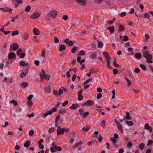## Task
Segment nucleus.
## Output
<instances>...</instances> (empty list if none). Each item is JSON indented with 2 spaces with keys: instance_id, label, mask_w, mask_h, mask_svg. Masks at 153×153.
<instances>
[{
  "instance_id": "f257e3e1",
  "label": "nucleus",
  "mask_w": 153,
  "mask_h": 153,
  "mask_svg": "<svg viewBox=\"0 0 153 153\" xmlns=\"http://www.w3.org/2000/svg\"><path fill=\"white\" fill-rule=\"evenodd\" d=\"M143 56L147 60H146L147 62L148 63H153V61L152 60L153 57L150 53H149L148 51H146L143 53Z\"/></svg>"
},
{
  "instance_id": "f03ea898",
  "label": "nucleus",
  "mask_w": 153,
  "mask_h": 153,
  "mask_svg": "<svg viewBox=\"0 0 153 153\" xmlns=\"http://www.w3.org/2000/svg\"><path fill=\"white\" fill-rule=\"evenodd\" d=\"M57 15V12L55 10L51 11L47 15V17L49 20H51V18L55 19Z\"/></svg>"
},
{
  "instance_id": "7ed1b4c3",
  "label": "nucleus",
  "mask_w": 153,
  "mask_h": 153,
  "mask_svg": "<svg viewBox=\"0 0 153 153\" xmlns=\"http://www.w3.org/2000/svg\"><path fill=\"white\" fill-rule=\"evenodd\" d=\"M19 45L16 43L11 44L10 45V49L11 51H15L19 48Z\"/></svg>"
},
{
  "instance_id": "20e7f679",
  "label": "nucleus",
  "mask_w": 153,
  "mask_h": 153,
  "mask_svg": "<svg viewBox=\"0 0 153 153\" xmlns=\"http://www.w3.org/2000/svg\"><path fill=\"white\" fill-rule=\"evenodd\" d=\"M41 12H35L30 16V18L33 19H38L39 17L41 14Z\"/></svg>"
},
{
  "instance_id": "39448f33",
  "label": "nucleus",
  "mask_w": 153,
  "mask_h": 153,
  "mask_svg": "<svg viewBox=\"0 0 153 153\" xmlns=\"http://www.w3.org/2000/svg\"><path fill=\"white\" fill-rule=\"evenodd\" d=\"M94 101L91 100H87L82 105L85 106H90L92 105L94 103Z\"/></svg>"
},
{
  "instance_id": "423d86ee",
  "label": "nucleus",
  "mask_w": 153,
  "mask_h": 153,
  "mask_svg": "<svg viewBox=\"0 0 153 153\" xmlns=\"http://www.w3.org/2000/svg\"><path fill=\"white\" fill-rule=\"evenodd\" d=\"M33 96H28L27 98V105L29 107H31L33 103L31 101V99L33 98Z\"/></svg>"
},
{
  "instance_id": "0eeeda50",
  "label": "nucleus",
  "mask_w": 153,
  "mask_h": 153,
  "mask_svg": "<svg viewBox=\"0 0 153 153\" xmlns=\"http://www.w3.org/2000/svg\"><path fill=\"white\" fill-rule=\"evenodd\" d=\"M64 41L66 44L69 45L70 46H72L75 42V41L74 40L70 41L68 38L64 40Z\"/></svg>"
},
{
  "instance_id": "6e6552de",
  "label": "nucleus",
  "mask_w": 153,
  "mask_h": 153,
  "mask_svg": "<svg viewBox=\"0 0 153 153\" xmlns=\"http://www.w3.org/2000/svg\"><path fill=\"white\" fill-rule=\"evenodd\" d=\"M57 135H62L64 132V130H63V128H61L60 126H58L56 130Z\"/></svg>"
},
{
  "instance_id": "1a4fd4ad",
  "label": "nucleus",
  "mask_w": 153,
  "mask_h": 153,
  "mask_svg": "<svg viewBox=\"0 0 153 153\" xmlns=\"http://www.w3.org/2000/svg\"><path fill=\"white\" fill-rule=\"evenodd\" d=\"M28 72V69L27 68L26 69H23L22 71L21 74L20 75L21 78H23L25 77L27 75Z\"/></svg>"
},
{
  "instance_id": "9d476101",
  "label": "nucleus",
  "mask_w": 153,
  "mask_h": 153,
  "mask_svg": "<svg viewBox=\"0 0 153 153\" xmlns=\"http://www.w3.org/2000/svg\"><path fill=\"white\" fill-rule=\"evenodd\" d=\"M12 1L16 8L18 7L19 3L21 4L22 2L21 0H12Z\"/></svg>"
},
{
  "instance_id": "9b49d317",
  "label": "nucleus",
  "mask_w": 153,
  "mask_h": 153,
  "mask_svg": "<svg viewBox=\"0 0 153 153\" xmlns=\"http://www.w3.org/2000/svg\"><path fill=\"white\" fill-rule=\"evenodd\" d=\"M16 58V55L15 53L11 52L8 54V59H15Z\"/></svg>"
},
{
  "instance_id": "f8f14e48",
  "label": "nucleus",
  "mask_w": 153,
  "mask_h": 153,
  "mask_svg": "<svg viewBox=\"0 0 153 153\" xmlns=\"http://www.w3.org/2000/svg\"><path fill=\"white\" fill-rule=\"evenodd\" d=\"M76 2L80 5L83 6L86 4V0H76Z\"/></svg>"
},
{
  "instance_id": "ddd939ff",
  "label": "nucleus",
  "mask_w": 153,
  "mask_h": 153,
  "mask_svg": "<svg viewBox=\"0 0 153 153\" xmlns=\"http://www.w3.org/2000/svg\"><path fill=\"white\" fill-rule=\"evenodd\" d=\"M44 91L46 93H50L51 91V88L50 85L44 87Z\"/></svg>"
},
{
  "instance_id": "4468645a",
  "label": "nucleus",
  "mask_w": 153,
  "mask_h": 153,
  "mask_svg": "<svg viewBox=\"0 0 153 153\" xmlns=\"http://www.w3.org/2000/svg\"><path fill=\"white\" fill-rule=\"evenodd\" d=\"M20 65L22 66H29V64L28 63L26 62L25 61H20L19 62Z\"/></svg>"
},
{
  "instance_id": "2eb2a0df",
  "label": "nucleus",
  "mask_w": 153,
  "mask_h": 153,
  "mask_svg": "<svg viewBox=\"0 0 153 153\" xmlns=\"http://www.w3.org/2000/svg\"><path fill=\"white\" fill-rule=\"evenodd\" d=\"M145 128L150 131H152L153 128L152 127L149 126V124L148 123H146L145 125Z\"/></svg>"
},
{
  "instance_id": "dca6fc26",
  "label": "nucleus",
  "mask_w": 153,
  "mask_h": 153,
  "mask_svg": "<svg viewBox=\"0 0 153 153\" xmlns=\"http://www.w3.org/2000/svg\"><path fill=\"white\" fill-rule=\"evenodd\" d=\"M114 26H112L111 27H108L107 28V30H108L109 31L110 33L112 34H113L114 31Z\"/></svg>"
},
{
  "instance_id": "f3484780",
  "label": "nucleus",
  "mask_w": 153,
  "mask_h": 153,
  "mask_svg": "<svg viewBox=\"0 0 153 153\" xmlns=\"http://www.w3.org/2000/svg\"><path fill=\"white\" fill-rule=\"evenodd\" d=\"M142 57V55L140 53H135L134 55V57L137 59H140Z\"/></svg>"
},
{
  "instance_id": "a211bd4d",
  "label": "nucleus",
  "mask_w": 153,
  "mask_h": 153,
  "mask_svg": "<svg viewBox=\"0 0 153 153\" xmlns=\"http://www.w3.org/2000/svg\"><path fill=\"white\" fill-rule=\"evenodd\" d=\"M79 105L77 103L73 104L71 106H70L69 108L70 109H73L74 110L76 109L77 107Z\"/></svg>"
},
{
  "instance_id": "6ab92c4d",
  "label": "nucleus",
  "mask_w": 153,
  "mask_h": 153,
  "mask_svg": "<svg viewBox=\"0 0 153 153\" xmlns=\"http://www.w3.org/2000/svg\"><path fill=\"white\" fill-rule=\"evenodd\" d=\"M45 75V71L43 69H42L41 71V73L40 74V76L41 78L42 79H44Z\"/></svg>"
},
{
  "instance_id": "aec40b11",
  "label": "nucleus",
  "mask_w": 153,
  "mask_h": 153,
  "mask_svg": "<svg viewBox=\"0 0 153 153\" xmlns=\"http://www.w3.org/2000/svg\"><path fill=\"white\" fill-rule=\"evenodd\" d=\"M113 64L114 66L116 68H119L120 66V65L117 63V59L115 58L114 59Z\"/></svg>"
},
{
  "instance_id": "412c9836",
  "label": "nucleus",
  "mask_w": 153,
  "mask_h": 153,
  "mask_svg": "<svg viewBox=\"0 0 153 153\" xmlns=\"http://www.w3.org/2000/svg\"><path fill=\"white\" fill-rule=\"evenodd\" d=\"M34 34L36 35H38L39 34V31L36 28H34L33 30Z\"/></svg>"
},
{
  "instance_id": "4be33fe9",
  "label": "nucleus",
  "mask_w": 153,
  "mask_h": 153,
  "mask_svg": "<svg viewBox=\"0 0 153 153\" xmlns=\"http://www.w3.org/2000/svg\"><path fill=\"white\" fill-rule=\"evenodd\" d=\"M66 110L65 108H62L59 111V113L60 114H64L66 113Z\"/></svg>"
},
{
  "instance_id": "5701e85b",
  "label": "nucleus",
  "mask_w": 153,
  "mask_h": 153,
  "mask_svg": "<svg viewBox=\"0 0 153 153\" xmlns=\"http://www.w3.org/2000/svg\"><path fill=\"white\" fill-rule=\"evenodd\" d=\"M66 49V47L64 45H62L59 46V51H62Z\"/></svg>"
},
{
  "instance_id": "b1692460",
  "label": "nucleus",
  "mask_w": 153,
  "mask_h": 153,
  "mask_svg": "<svg viewBox=\"0 0 153 153\" xmlns=\"http://www.w3.org/2000/svg\"><path fill=\"white\" fill-rule=\"evenodd\" d=\"M125 27L123 25H121L120 26L118 29V31L119 32H121L124 30Z\"/></svg>"
},
{
  "instance_id": "393cba45",
  "label": "nucleus",
  "mask_w": 153,
  "mask_h": 153,
  "mask_svg": "<svg viewBox=\"0 0 153 153\" xmlns=\"http://www.w3.org/2000/svg\"><path fill=\"white\" fill-rule=\"evenodd\" d=\"M53 114V111L51 110H50L48 112H46L44 114V116L46 117L48 116V115H51Z\"/></svg>"
},
{
  "instance_id": "a878e982",
  "label": "nucleus",
  "mask_w": 153,
  "mask_h": 153,
  "mask_svg": "<svg viewBox=\"0 0 153 153\" xmlns=\"http://www.w3.org/2000/svg\"><path fill=\"white\" fill-rule=\"evenodd\" d=\"M30 142L28 140H27L25 143H24V146L25 147H28L30 145Z\"/></svg>"
},
{
  "instance_id": "bb28decb",
  "label": "nucleus",
  "mask_w": 153,
  "mask_h": 153,
  "mask_svg": "<svg viewBox=\"0 0 153 153\" xmlns=\"http://www.w3.org/2000/svg\"><path fill=\"white\" fill-rule=\"evenodd\" d=\"M97 41L98 42V48H102L103 45V44L102 42L101 41H99L98 39H97Z\"/></svg>"
},
{
  "instance_id": "cd10ccee",
  "label": "nucleus",
  "mask_w": 153,
  "mask_h": 153,
  "mask_svg": "<svg viewBox=\"0 0 153 153\" xmlns=\"http://www.w3.org/2000/svg\"><path fill=\"white\" fill-rule=\"evenodd\" d=\"M125 118L128 120H130L131 119V116L130 115L129 112L128 111H127L126 112V115L125 116Z\"/></svg>"
},
{
  "instance_id": "c85d7f7f",
  "label": "nucleus",
  "mask_w": 153,
  "mask_h": 153,
  "mask_svg": "<svg viewBox=\"0 0 153 153\" xmlns=\"http://www.w3.org/2000/svg\"><path fill=\"white\" fill-rule=\"evenodd\" d=\"M90 127L88 126H85L82 129V130L85 132H87L89 129Z\"/></svg>"
},
{
  "instance_id": "c756f323",
  "label": "nucleus",
  "mask_w": 153,
  "mask_h": 153,
  "mask_svg": "<svg viewBox=\"0 0 153 153\" xmlns=\"http://www.w3.org/2000/svg\"><path fill=\"white\" fill-rule=\"evenodd\" d=\"M145 146V144L143 143H142L139 145V148L140 149L142 150L144 149Z\"/></svg>"
},
{
  "instance_id": "7c9ffc66",
  "label": "nucleus",
  "mask_w": 153,
  "mask_h": 153,
  "mask_svg": "<svg viewBox=\"0 0 153 153\" xmlns=\"http://www.w3.org/2000/svg\"><path fill=\"white\" fill-rule=\"evenodd\" d=\"M96 54L95 52H93L91 55L90 58L92 59H95L96 57Z\"/></svg>"
},
{
  "instance_id": "2f4dec72",
  "label": "nucleus",
  "mask_w": 153,
  "mask_h": 153,
  "mask_svg": "<svg viewBox=\"0 0 153 153\" xmlns=\"http://www.w3.org/2000/svg\"><path fill=\"white\" fill-rule=\"evenodd\" d=\"M85 54V52L83 50H81L80 51L79 53L77 55L78 56L81 55H84Z\"/></svg>"
},
{
  "instance_id": "473e14b6",
  "label": "nucleus",
  "mask_w": 153,
  "mask_h": 153,
  "mask_svg": "<svg viewBox=\"0 0 153 153\" xmlns=\"http://www.w3.org/2000/svg\"><path fill=\"white\" fill-rule=\"evenodd\" d=\"M140 67L143 70L146 71V70L147 68L146 66L144 64H140Z\"/></svg>"
},
{
  "instance_id": "72a5a7b5",
  "label": "nucleus",
  "mask_w": 153,
  "mask_h": 153,
  "mask_svg": "<svg viewBox=\"0 0 153 153\" xmlns=\"http://www.w3.org/2000/svg\"><path fill=\"white\" fill-rule=\"evenodd\" d=\"M19 34V31L16 30L15 31H13L12 32V36H13L15 35H17Z\"/></svg>"
},
{
  "instance_id": "f704fd0d",
  "label": "nucleus",
  "mask_w": 153,
  "mask_h": 153,
  "mask_svg": "<svg viewBox=\"0 0 153 153\" xmlns=\"http://www.w3.org/2000/svg\"><path fill=\"white\" fill-rule=\"evenodd\" d=\"M31 9V7L29 5L26 6L25 9V11L26 12H29Z\"/></svg>"
},
{
  "instance_id": "c9c22d12",
  "label": "nucleus",
  "mask_w": 153,
  "mask_h": 153,
  "mask_svg": "<svg viewBox=\"0 0 153 153\" xmlns=\"http://www.w3.org/2000/svg\"><path fill=\"white\" fill-rule=\"evenodd\" d=\"M106 59H107L106 61L110 60L111 59L110 56L109 55L108 53L106 52Z\"/></svg>"
},
{
  "instance_id": "e433bc0d",
  "label": "nucleus",
  "mask_w": 153,
  "mask_h": 153,
  "mask_svg": "<svg viewBox=\"0 0 153 153\" xmlns=\"http://www.w3.org/2000/svg\"><path fill=\"white\" fill-rule=\"evenodd\" d=\"M79 111L80 114L82 116L84 113V109L83 108H81L79 110Z\"/></svg>"
},
{
  "instance_id": "4c0bfd02",
  "label": "nucleus",
  "mask_w": 153,
  "mask_h": 153,
  "mask_svg": "<svg viewBox=\"0 0 153 153\" xmlns=\"http://www.w3.org/2000/svg\"><path fill=\"white\" fill-rule=\"evenodd\" d=\"M117 127L118 129L120 131L121 133L122 134L123 133V128L121 125H120V126H117Z\"/></svg>"
},
{
  "instance_id": "58836bf2",
  "label": "nucleus",
  "mask_w": 153,
  "mask_h": 153,
  "mask_svg": "<svg viewBox=\"0 0 153 153\" xmlns=\"http://www.w3.org/2000/svg\"><path fill=\"white\" fill-rule=\"evenodd\" d=\"M78 50V48L77 47H74V48L72 49L71 50V52L72 53H74L76 51H77Z\"/></svg>"
},
{
  "instance_id": "ea45409f",
  "label": "nucleus",
  "mask_w": 153,
  "mask_h": 153,
  "mask_svg": "<svg viewBox=\"0 0 153 153\" xmlns=\"http://www.w3.org/2000/svg\"><path fill=\"white\" fill-rule=\"evenodd\" d=\"M126 123L130 126H132L133 124V122L131 121H126Z\"/></svg>"
},
{
  "instance_id": "a19ab883",
  "label": "nucleus",
  "mask_w": 153,
  "mask_h": 153,
  "mask_svg": "<svg viewBox=\"0 0 153 153\" xmlns=\"http://www.w3.org/2000/svg\"><path fill=\"white\" fill-rule=\"evenodd\" d=\"M22 51V48H19L17 51V55L18 56H20L21 55Z\"/></svg>"
},
{
  "instance_id": "79ce46f5",
  "label": "nucleus",
  "mask_w": 153,
  "mask_h": 153,
  "mask_svg": "<svg viewBox=\"0 0 153 153\" xmlns=\"http://www.w3.org/2000/svg\"><path fill=\"white\" fill-rule=\"evenodd\" d=\"M0 10L3 12H7L9 11V9L8 8H0Z\"/></svg>"
},
{
  "instance_id": "37998d69",
  "label": "nucleus",
  "mask_w": 153,
  "mask_h": 153,
  "mask_svg": "<svg viewBox=\"0 0 153 153\" xmlns=\"http://www.w3.org/2000/svg\"><path fill=\"white\" fill-rule=\"evenodd\" d=\"M60 118V116L59 114H58L57 115L56 120L55 121V123H58L59 120Z\"/></svg>"
},
{
  "instance_id": "c03bdc74",
  "label": "nucleus",
  "mask_w": 153,
  "mask_h": 153,
  "mask_svg": "<svg viewBox=\"0 0 153 153\" xmlns=\"http://www.w3.org/2000/svg\"><path fill=\"white\" fill-rule=\"evenodd\" d=\"M23 36L24 39L27 40L28 38V35L27 33H25L23 34Z\"/></svg>"
},
{
  "instance_id": "a18cd8bd",
  "label": "nucleus",
  "mask_w": 153,
  "mask_h": 153,
  "mask_svg": "<svg viewBox=\"0 0 153 153\" xmlns=\"http://www.w3.org/2000/svg\"><path fill=\"white\" fill-rule=\"evenodd\" d=\"M21 85L22 87L25 88L27 86L28 83L26 82H23L21 83Z\"/></svg>"
},
{
  "instance_id": "49530a36",
  "label": "nucleus",
  "mask_w": 153,
  "mask_h": 153,
  "mask_svg": "<svg viewBox=\"0 0 153 153\" xmlns=\"http://www.w3.org/2000/svg\"><path fill=\"white\" fill-rule=\"evenodd\" d=\"M93 80V79L92 78H90L88 80L85 81L84 83V85H85L88 83H89L90 81H91Z\"/></svg>"
},
{
  "instance_id": "de8ad7c7",
  "label": "nucleus",
  "mask_w": 153,
  "mask_h": 153,
  "mask_svg": "<svg viewBox=\"0 0 153 153\" xmlns=\"http://www.w3.org/2000/svg\"><path fill=\"white\" fill-rule=\"evenodd\" d=\"M55 130V128H51L50 129L48 130V132L49 133H51L53 132Z\"/></svg>"
},
{
  "instance_id": "09e8293b",
  "label": "nucleus",
  "mask_w": 153,
  "mask_h": 153,
  "mask_svg": "<svg viewBox=\"0 0 153 153\" xmlns=\"http://www.w3.org/2000/svg\"><path fill=\"white\" fill-rule=\"evenodd\" d=\"M132 144L131 142H129L128 143L127 147L128 148H130L132 147Z\"/></svg>"
},
{
  "instance_id": "8fccbe9b",
  "label": "nucleus",
  "mask_w": 153,
  "mask_h": 153,
  "mask_svg": "<svg viewBox=\"0 0 153 153\" xmlns=\"http://www.w3.org/2000/svg\"><path fill=\"white\" fill-rule=\"evenodd\" d=\"M150 16L149 13H146L144 14V17L146 18H147L149 19L150 18Z\"/></svg>"
},
{
  "instance_id": "3c124183",
  "label": "nucleus",
  "mask_w": 153,
  "mask_h": 153,
  "mask_svg": "<svg viewBox=\"0 0 153 153\" xmlns=\"http://www.w3.org/2000/svg\"><path fill=\"white\" fill-rule=\"evenodd\" d=\"M118 72V71L117 69L114 68L113 70V74L116 75L117 74Z\"/></svg>"
},
{
  "instance_id": "603ef678",
  "label": "nucleus",
  "mask_w": 153,
  "mask_h": 153,
  "mask_svg": "<svg viewBox=\"0 0 153 153\" xmlns=\"http://www.w3.org/2000/svg\"><path fill=\"white\" fill-rule=\"evenodd\" d=\"M125 79L127 81V82L128 85L130 86L131 84V82L130 80H129L127 77H125Z\"/></svg>"
},
{
  "instance_id": "864d4df0",
  "label": "nucleus",
  "mask_w": 153,
  "mask_h": 153,
  "mask_svg": "<svg viewBox=\"0 0 153 153\" xmlns=\"http://www.w3.org/2000/svg\"><path fill=\"white\" fill-rule=\"evenodd\" d=\"M123 40L125 41H127L129 40L128 37L126 35L123 36Z\"/></svg>"
},
{
  "instance_id": "5fc2aeb1",
  "label": "nucleus",
  "mask_w": 153,
  "mask_h": 153,
  "mask_svg": "<svg viewBox=\"0 0 153 153\" xmlns=\"http://www.w3.org/2000/svg\"><path fill=\"white\" fill-rule=\"evenodd\" d=\"M50 77V76L49 74H46L44 78L47 80H48L49 79Z\"/></svg>"
},
{
  "instance_id": "6e6d98bb",
  "label": "nucleus",
  "mask_w": 153,
  "mask_h": 153,
  "mask_svg": "<svg viewBox=\"0 0 153 153\" xmlns=\"http://www.w3.org/2000/svg\"><path fill=\"white\" fill-rule=\"evenodd\" d=\"M153 142V141L152 140H148V143L147 144V146H149L150 145H151Z\"/></svg>"
},
{
  "instance_id": "4d7b16f0",
  "label": "nucleus",
  "mask_w": 153,
  "mask_h": 153,
  "mask_svg": "<svg viewBox=\"0 0 153 153\" xmlns=\"http://www.w3.org/2000/svg\"><path fill=\"white\" fill-rule=\"evenodd\" d=\"M63 90L62 89H59L58 91V95L59 96L61 95L63 93Z\"/></svg>"
},
{
  "instance_id": "13d9d810",
  "label": "nucleus",
  "mask_w": 153,
  "mask_h": 153,
  "mask_svg": "<svg viewBox=\"0 0 153 153\" xmlns=\"http://www.w3.org/2000/svg\"><path fill=\"white\" fill-rule=\"evenodd\" d=\"M110 140L112 141L113 143H116L117 141V140L115 138L111 137L110 138Z\"/></svg>"
},
{
  "instance_id": "bf43d9fd",
  "label": "nucleus",
  "mask_w": 153,
  "mask_h": 153,
  "mask_svg": "<svg viewBox=\"0 0 153 153\" xmlns=\"http://www.w3.org/2000/svg\"><path fill=\"white\" fill-rule=\"evenodd\" d=\"M10 102L11 103H12L13 104L15 105L16 106L18 105L17 102L16 101H15L14 100H12L10 101Z\"/></svg>"
},
{
  "instance_id": "052dcab7",
  "label": "nucleus",
  "mask_w": 153,
  "mask_h": 153,
  "mask_svg": "<svg viewBox=\"0 0 153 153\" xmlns=\"http://www.w3.org/2000/svg\"><path fill=\"white\" fill-rule=\"evenodd\" d=\"M134 72L136 73H137V74L139 73L140 72V69L139 68H135L134 70Z\"/></svg>"
},
{
  "instance_id": "680f3d73",
  "label": "nucleus",
  "mask_w": 153,
  "mask_h": 153,
  "mask_svg": "<svg viewBox=\"0 0 153 153\" xmlns=\"http://www.w3.org/2000/svg\"><path fill=\"white\" fill-rule=\"evenodd\" d=\"M42 56L43 58H45V53L44 49L42 50Z\"/></svg>"
},
{
  "instance_id": "e2e57ef3",
  "label": "nucleus",
  "mask_w": 153,
  "mask_h": 153,
  "mask_svg": "<svg viewBox=\"0 0 153 153\" xmlns=\"http://www.w3.org/2000/svg\"><path fill=\"white\" fill-rule=\"evenodd\" d=\"M114 121L115 123L116 124L117 126H120V125H121L119 122V121L116 119L114 120Z\"/></svg>"
},
{
  "instance_id": "0e129e2a",
  "label": "nucleus",
  "mask_w": 153,
  "mask_h": 153,
  "mask_svg": "<svg viewBox=\"0 0 153 153\" xmlns=\"http://www.w3.org/2000/svg\"><path fill=\"white\" fill-rule=\"evenodd\" d=\"M53 94L54 95H58V91L57 90H53Z\"/></svg>"
},
{
  "instance_id": "69168bd1",
  "label": "nucleus",
  "mask_w": 153,
  "mask_h": 153,
  "mask_svg": "<svg viewBox=\"0 0 153 153\" xmlns=\"http://www.w3.org/2000/svg\"><path fill=\"white\" fill-rule=\"evenodd\" d=\"M54 42L55 43H58L59 42V40L56 36L54 37Z\"/></svg>"
},
{
  "instance_id": "338daca9",
  "label": "nucleus",
  "mask_w": 153,
  "mask_h": 153,
  "mask_svg": "<svg viewBox=\"0 0 153 153\" xmlns=\"http://www.w3.org/2000/svg\"><path fill=\"white\" fill-rule=\"evenodd\" d=\"M50 150L51 152L52 153L56 152V149H55L54 148L52 147L50 148Z\"/></svg>"
},
{
  "instance_id": "774afa93",
  "label": "nucleus",
  "mask_w": 153,
  "mask_h": 153,
  "mask_svg": "<svg viewBox=\"0 0 153 153\" xmlns=\"http://www.w3.org/2000/svg\"><path fill=\"white\" fill-rule=\"evenodd\" d=\"M82 143V142H78L77 143H76L75 144L74 146V147H76V146H78L81 145Z\"/></svg>"
}]
</instances>
